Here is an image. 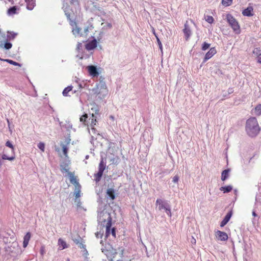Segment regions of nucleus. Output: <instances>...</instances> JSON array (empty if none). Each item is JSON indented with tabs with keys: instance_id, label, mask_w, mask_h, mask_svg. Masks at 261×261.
Segmentation results:
<instances>
[{
	"instance_id": "aec40b11",
	"label": "nucleus",
	"mask_w": 261,
	"mask_h": 261,
	"mask_svg": "<svg viewBox=\"0 0 261 261\" xmlns=\"http://www.w3.org/2000/svg\"><path fill=\"white\" fill-rule=\"evenodd\" d=\"M252 11L253 8L252 7H248L243 11L242 14L245 16H252L253 15Z\"/></svg>"
},
{
	"instance_id": "9d476101",
	"label": "nucleus",
	"mask_w": 261,
	"mask_h": 261,
	"mask_svg": "<svg viewBox=\"0 0 261 261\" xmlns=\"http://www.w3.org/2000/svg\"><path fill=\"white\" fill-rule=\"evenodd\" d=\"M217 51L215 47L211 48L208 52L206 53L202 63L203 64L206 62L208 59H211L214 55H215Z\"/></svg>"
},
{
	"instance_id": "864d4df0",
	"label": "nucleus",
	"mask_w": 261,
	"mask_h": 261,
	"mask_svg": "<svg viewBox=\"0 0 261 261\" xmlns=\"http://www.w3.org/2000/svg\"><path fill=\"white\" fill-rule=\"evenodd\" d=\"M82 47V43H78L77 45V49H80V48Z\"/></svg>"
},
{
	"instance_id": "58836bf2",
	"label": "nucleus",
	"mask_w": 261,
	"mask_h": 261,
	"mask_svg": "<svg viewBox=\"0 0 261 261\" xmlns=\"http://www.w3.org/2000/svg\"><path fill=\"white\" fill-rule=\"evenodd\" d=\"M210 44L204 42L202 45L201 49L202 50H205L207 49L210 47Z\"/></svg>"
},
{
	"instance_id": "49530a36",
	"label": "nucleus",
	"mask_w": 261,
	"mask_h": 261,
	"mask_svg": "<svg viewBox=\"0 0 261 261\" xmlns=\"http://www.w3.org/2000/svg\"><path fill=\"white\" fill-rule=\"evenodd\" d=\"M91 127V130L92 133L94 135H99L98 131L96 130L95 128H94V126H90Z\"/></svg>"
},
{
	"instance_id": "2eb2a0df",
	"label": "nucleus",
	"mask_w": 261,
	"mask_h": 261,
	"mask_svg": "<svg viewBox=\"0 0 261 261\" xmlns=\"http://www.w3.org/2000/svg\"><path fill=\"white\" fill-rule=\"evenodd\" d=\"M97 43L96 39L93 38L92 40L89 41L85 45V48L88 50H92L97 46Z\"/></svg>"
},
{
	"instance_id": "3c124183",
	"label": "nucleus",
	"mask_w": 261,
	"mask_h": 261,
	"mask_svg": "<svg viewBox=\"0 0 261 261\" xmlns=\"http://www.w3.org/2000/svg\"><path fill=\"white\" fill-rule=\"evenodd\" d=\"M233 92V89L232 88H229L227 91L228 95H229Z\"/></svg>"
},
{
	"instance_id": "4c0bfd02",
	"label": "nucleus",
	"mask_w": 261,
	"mask_h": 261,
	"mask_svg": "<svg viewBox=\"0 0 261 261\" xmlns=\"http://www.w3.org/2000/svg\"><path fill=\"white\" fill-rule=\"evenodd\" d=\"M205 20L209 23H212L214 22V18L211 16H205Z\"/></svg>"
},
{
	"instance_id": "de8ad7c7",
	"label": "nucleus",
	"mask_w": 261,
	"mask_h": 261,
	"mask_svg": "<svg viewBox=\"0 0 261 261\" xmlns=\"http://www.w3.org/2000/svg\"><path fill=\"white\" fill-rule=\"evenodd\" d=\"M111 233L114 238H116V228L115 227L111 228Z\"/></svg>"
},
{
	"instance_id": "ddd939ff",
	"label": "nucleus",
	"mask_w": 261,
	"mask_h": 261,
	"mask_svg": "<svg viewBox=\"0 0 261 261\" xmlns=\"http://www.w3.org/2000/svg\"><path fill=\"white\" fill-rule=\"evenodd\" d=\"M68 175L70 183L74 185L75 188L81 187L73 173L68 172Z\"/></svg>"
},
{
	"instance_id": "c9c22d12",
	"label": "nucleus",
	"mask_w": 261,
	"mask_h": 261,
	"mask_svg": "<svg viewBox=\"0 0 261 261\" xmlns=\"http://www.w3.org/2000/svg\"><path fill=\"white\" fill-rule=\"evenodd\" d=\"M232 0H222V4L224 6H229L231 5Z\"/></svg>"
},
{
	"instance_id": "13d9d810",
	"label": "nucleus",
	"mask_w": 261,
	"mask_h": 261,
	"mask_svg": "<svg viewBox=\"0 0 261 261\" xmlns=\"http://www.w3.org/2000/svg\"><path fill=\"white\" fill-rule=\"evenodd\" d=\"M2 165V160L0 159V168H1Z\"/></svg>"
},
{
	"instance_id": "4d7b16f0",
	"label": "nucleus",
	"mask_w": 261,
	"mask_h": 261,
	"mask_svg": "<svg viewBox=\"0 0 261 261\" xmlns=\"http://www.w3.org/2000/svg\"><path fill=\"white\" fill-rule=\"evenodd\" d=\"M234 194H235L236 196L237 195V193H238V191H237V190L235 189V190H234Z\"/></svg>"
},
{
	"instance_id": "c85d7f7f",
	"label": "nucleus",
	"mask_w": 261,
	"mask_h": 261,
	"mask_svg": "<svg viewBox=\"0 0 261 261\" xmlns=\"http://www.w3.org/2000/svg\"><path fill=\"white\" fill-rule=\"evenodd\" d=\"M0 60H2V61H5V62H6L7 63H9L10 64H12V65H15V66H18L19 67L21 66V64H20V63H17V62H15V61H13L12 60H10V59L3 60V59H2L1 58H0Z\"/></svg>"
},
{
	"instance_id": "7c9ffc66",
	"label": "nucleus",
	"mask_w": 261,
	"mask_h": 261,
	"mask_svg": "<svg viewBox=\"0 0 261 261\" xmlns=\"http://www.w3.org/2000/svg\"><path fill=\"white\" fill-rule=\"evenodd\" d=\"M61 146H62L63 154L65 156H67V153L68 150V148L67 147L66 145L64 144L63 143H61Z\"/></svg>"
},
{
	"instance_id": "ea45409f",
	"label": "nucleus",
	"mask_w": 261,
	"mask_h": 261,
	"mask_svg": "<svg viewBox=\"0 0 261 261\" xmlns=\"http://www.w3.org/2000/svg\"><path fill=\"white\" fill-rule=\"evenodd\" d=\"M255 111L256 112L257 115L261 114V104L258 105L255 108Z\"/></svg>"
},
{
	"instance_id": "9b49d317",
	"label": "nucleus",
	"mask_w": 261,
	"mask_h": 261,
	"mask_svg": "<svg viewBox=\"0 0 261 261\" xmlns=\"http://www.w3.org/2000/svg\"><path fill=\"white\" fill-rule=\"evenodd\" d=\"M89 74L93 77H96L99 75L97 69L95 66L89 65L87 67Z\"/></svg>"
},
{
	"instance_id": "c756f323",
	"label": "nucleus",
	"mask_w": 261,
	"mask_h": 261,
	"mask_svg": "<svg viewBox=\"0 0 261 261\" xmlns=\"http://www.w3.org/2000/svg\"><path fill=\"white\" fill-rule=\"evenodd\" d=\"M17 7L16 6H13L10 7L8 10V14L9 15H12L16 13V10H17Z\"/></svg>"
},
{
	"instance_id": "cd10ccee",
	"label": "nucleus",
	"mask_w": 261,
	"mask_h": 261,
	"mask_svg": "<svg viewBox=\"0 0 261 261\" xmlns=\"http://www.w3.org/2000/svg\"><path fill=\"white\" fill-rule=\"evenodd\" d=\"M73 87L72 86H69L66 87L63 91L62 94L64 96H68V93L72 90Z\"/></svg>"
},
{
	"instance_id": "393cba45",
	"label": "nucleus",
	"mask_w": 261,
	"mask_h": 261,
	"mask_svg": "<svg viewBox=\"0 0 261 261\" xmlns=\"http://www.w3.org/2000/svg\"><path fill=\"white\" fill-rule=\"evenodd\" d=\"M8 34L7 35V41H11L15 39L16 36L17 35V33L14 32L8 31Z\"/></svg>"
},
{
	"instance_id": "a18cd8bd",
	"label": "nucleus",
	"mask_w": 261,
	"mask_h": 261,
	"mask_svg": "<svg viewBox=\"0 0 261 261\" xmlns=\"http://www.w3.org/2000/svg\"><path fill=\"white\" fill-rule=\"evenodd\" d=\"M93 27L92 25H91L90 26H88L86 28H84V34H85L86 35L87 34L88 31H89V30H91L92 29H93Z\"/></svg>"
},
{
	"instance_id": "052dcab7",
	"label": "nucleus",
	"mask_w": 261,
	"mask_h": 261,
	"mask_svg": "<svg viewBox=\"0 0 261 261\" xmlns=\"http://www.w3.org/2000/svg\"><path fill=\"white\" fill-rule=\"evenodd\" d=\"M153 34H154V35H155V37L157 36V35H156V34L155 33L154 30H153Z\"/></svg>"
},
{
	"instance_id": "6e6d98bb",
	"label": "nucleus",
	"mask_w": 261,
	"mask_h": 261,
	"mask_svg": "<svg viewBox=\"0 0 261 261\" xmlns=\"http://www.w3.org/2000/svg\"><path fill=\"white\" fill-rule=\"evenodd\" d=\"M107 27L109 28H111L112 27V24L110 23H109L107 24Z\"/></svg>"
},
{
	"instance_id": "37998d69",
	"label": "nucleus",
	"mask_w": 261,
	"mask_h": 261,
	"mask_svg": "<svg viewBox=\"0 0 261 261\" xmlns=\"http://www.w3.org/2000/svg\"><path fill=\"white\" fill-rule=\"evenodd\" d=\"M119 158L118 156H117L116 158H114L113 159H111V162H112V164H117L119 163Z\"/></svg>"
},
{
	"instance_id": "423d86ee",
	"label": "nucleus",
	"mask_w": 261,
	"mask_h": 261,
	"mask_svg": "<svg viewBox=\"0 0 261 261\" xmlns=\"http://www.w3.org/2000/svg\"><path fill=\"white\" fill-rule=\"evenodd\" d=\"M106 159L101 157L100 162L98 166V171L97 173H95L94 174V176L95 177L94 180L96 182H98L102 177V176L103 173V171L106 168Z\"/></svg>"
},
{
	"instance_id": "4be33fe9",
	"label": "nucleus",
	"mask_w": 261,
	"mask_h": 261,
	"mask_svg": "<svg viewBox=\"0 0 261 261\" xmlns=\"http://www.w3.org/2000/svg\"><path fill=\"white\" fill-rule=\"evenodd\" d=\"M230 171V169L228 168L227 169H225L224 170H223L222 172V173H221V180L222 181H225V180H226L229 176V172Z\"/></svg>"
},
{
	"instance_id": "bf43d9fd",
	"label": "nucleus",
	"mask_w": 261,
	"mask_h": 261,
	"mask_svg": "<svg viewBox=\"0 0 261 261\" xmlns=\"http://www.w3.org/2000/svg\"><path fill=\"white\" fill-rule=\"evenodd\" d=\"M228 93L227 94L226 93H225L223 94V96H224V97H226V96H228Z\"/></svg>"
},
{
	"instance_id": "a878e982",
	"label": "nucleus",
	"mask_w": 261,
	"mask_h": 261,
	"mask_svg": "<svg viewBox=\"0 0 261 261\" xmlns=\"http://www.w3.org/2000/svg\"><path fill=\"white\" fill-rule=\"evenodd\" d=\"M72 29V32L74 35H80L81 36L84 35L83 33H81V29L78 27L75 23V25H74Z\"/></svg>"
},
{
	"instance_id": "0eeeda50",
	"label": "nucleus",
	"mask_w": 261,
	"mask_h": 261,
	"mask_svg": "<svg viewBox=\"0 0 261 261\" xmlns=\"http://www.w3.org/2000/svg\"><path fill=\"white\" fill-rule=\"evenodd\" d=\"M226 19L233 31L236 34H239L241 33L240 27L235 18L232 15L228 14L226 15Z\"/></svg>"
},
{
	"instance_id": "b1692460",
	"label": "nucleus",
	"mask_w": 261,
	"mask_h": 261,
	"mask_svg": "<svg viewBox=\"0 0 261 261\" xmlns=\"http://www.w3.org/2000/svg\"><path fill=\"white\" fill-rule=\"evenodd\" d=\"M31 237V233L29 232H27L26 234L24 236L23 242V247L24 248H25L28 246Z\"/></svg>"
},
{
	"instance_id": "6e6552de",
	"label": "nucleus",
	"mask_w": 261,
	"mask_h": 261,
	"mask_svg": "<svg viewBox=\"0 0 261 261\" xmlns=\"http://www.w3.org/2000/svg\"><path fill=\"white\" fill-rule=\"evenodd\" d=\"M101 251L108 258H110L111 259H112L117 253L116 249H114L109 243L106 244L104 247H102Z\"/></svg>"
},
{
	"instance_id": "473e14b6",
	"label": "nucleus",
	"mask_w": 261,
	"mask_h": 261,
	"mask_svg": "<svg viewBox=\"0 0 261 261\" xmlns=\"http://www.w3.org/2000/svg\"><path fill=\"white\" fill-rule=\"evenodd\" d=\"M253 54L258 57L261 55V49L260 48H255L253 50Z\"/></svg>"
},
{
	"instance_id": "a19ab883",
	"label": "nucleus",
	"mask_w": 261,
	"mask_h": 261,
	"mask_svg": "<svg viewBox=\"0 0 261 261\" xmlns=\"http://www.w3.org/2000/svg\"><path fill=\"white\" fill-rule=\"evenodd\" d=\"M3 39L4 40H6L7 35L4 32L2 31V29H0V39Z\"/></svg>"
},
{
	"instance_id": "e2e57ef3",
	"label": "nucleus",
	"mask_w": 261,
	"mask_h": 261,
	"mask_svg": "<svg viewBox=\"0 0 261 261\" xmlns=\"http://www.w3.org/2000/svg\"><path fill=\"white\" fill-rule=\"evenodd\" d=\"M100 244H102L103 245V241L102 240H101L100 241Z\"/></svg>"
},
{
	"instance_id": "09e8293b",
	"label": "nucleus",
	"mask_w": 261,
	"mask_h": 261,
	"mask_svg": "<svg viewBox=\"0 0 261 261\" xmlns=\"http://www.w3.org/2000/svg\"><path fill=\"white\" fill-rule=\"evenodd\" d=\"M179 180V177L178 175H175L173 177V179H172V181L173 182H175V183H176L178 182Z\"/></svg>"
},
{
	"instance_id": "603ef678",
	"label": "nucleus",
	"mask_w": 261,
	"mask_h": 261,
	"mask_svg": "<svg viewBox=\"0 0 261 261\" xmlns=\"http://www.w3.org/2000/svg\"><path fill=\"white\" fill-rule=\"evenodd\" d=\"M257 62L261 64V55L257 57Z\"/></svg>"
},
{
	"instance_id": "dca6fc26",
	"label": "nucleus",
	"mask_w": 261,
	"mask_h": 261,
	"mask_svg": "<svg viewBox=\"0 0 261 261\" xmlns=\"http://www.w3.org/2000/svg\"><path fill=\"white\" fill-rule=\"evenodd\" d=\"M232 215V211H229L226 216L223 218V220L220 223V226L223 227L229 221L230 218L231 217Z\"/></svg>"
},
{
	"instance_id": "6ab92c4d",
	"label": "nucleus",
	"mask_w": 261,
	"mask_h": 261,
	"mask_svg": "<svg viewBox=\"0 0 261 261\" xmlns=\"http://www.w3.org/2000/svg\"><path fill=\"white\" fill-rule=\"evenodd\" d=\"M113 186L114 185H112L111 188L108 189L106 192L107 195H108V197L111 200H114L116 198L115 190L112 188Z\"/></svg>"
},
{
	"instance_id": "79ce46f5",
	"label": "nucleus",
	"mask_w": 261,
	"mask_h": 261,
	"mask_svg": "<svg viewBox=\"0 0 261 261\" xmlns=\"http://www.w3.org/2000/svg\"><path fill=\"white\" fill-rule=\"evenodd\" d=\"M38 147L42 151H44V148H45V144L43 142H40L38 144Z\"/></svg>"
},
{
	"instance_id": "5fc2aeb1",
	"label": "nucleus",
	"mask_w": 261,
	"mask_h": 261,
	"mask_svg": "<svg viewBox=\"0 0 261 261\" xmlns=\"http://www.w3.org/2000/svg\"><path fill=\"white\" fill-rule=\"evenodd\" d=\"M252 216H254V217H257V215L256 214V213H255V212L254 211H252Z\"/></svg>"
},
{
	"instance_id": "39448f33",
	"label": "nucleus",
	"mask_w": 261,
	"mask_h": 261,
	"mask_svg": "<svg viewBox=\"0 0 261 261\" xmlns=\"http://www.w3.org/2000/svg\"><path fill=\"white\" fill-rule=\"evenodd\" d=\"M155 204L158 205V209L159 211H162L164 210L169 217H171L172 216L171 206L167 201L162 199H157L155 202Z\"/></svg>"
},
{
	"instance_id": "f257e3e1",
	"label": "nucleus",
	"mask_w": 261,
	"mask_h": 261,
	"mask_svg": "<svg viewBox=\"0 0 261 261\" xmlns=\"http://www.w3.org/2000/svg\"><path fill=\"white\" fill-rule=\"evenodd\" d=\"M112 217L111 214L105 209L101 211H98L97 221L98 223V229L106 228L105 238H107L111 234V228L112 226Z\"/></svg>"
},
{
	"instance_id": "20e7f679",
	"label": "nucleus",
	"mask_w": 261,
	"mask_h": 261,
	"mask_svg": "<svg viewBox=\"0 0 261 261\" xmlns=\"http://www.w3.org/2000/svg\"><path fill=\"white\" fill-rule=\"evenodd\" d=\"M62 9L65 13L67 20L69 21L71 26L73 27L75 25L76 15L73 10L70 8L67 4H64Z\"/></svg>"
},
{
	"instance_id": "0e129e2a",
	"label": "nucleus",
	"mask_w": 261,
	"mask_h": 261,
	"mask_svg": "<svg viewBox=\"0 0 261 261\" xmlns=\"http://www.w3.org/2000/svg\"><path fill=\"white\" fill-rule=\"evenodd\" d=\"M70 140L67 141V144H68L69 143Z\"/></svg>"
},
{
	"instance_id": "f704fd0d",
	"label": "nucleus",
	"mask_w": 261,
	"mask_h": 261,
	"mask_svg": "<svg viewBox=\"0 0 261 261\" xmlns=\"http://www.w3.org/2000/svg\"><path fill=\"white\" fill-rule=\"evenodd\" d=\"M104 230L99 229V231L95 233V236L97 239L102 238Z\"/></svg>"
},
{
	"instance_id": "8fccbe9b",
	"label": "nucleus",
	"mask_w": 261,
	"mask_h": 261,
	"mask_svg": "<svg viewBox=\"0 0 261 261\" xmlns=\"http://www.w3.org/2000/svg\"><path fill=\"white\" fill-rule=\"evenodd\" d=\"M70 2L71 5H79V3H78L77 0H70Z\"/></svg>"
},
{
	"instance_id": "1a4fd4ad",
	"label": "nucleus",
	"mask_w": 261,
	"mask_h": 261,
	"mask_svg": "<svg viewBox=\"0 0 261 261\" xmlns=\"http://www.w3.org/2000/svg\"><path fill=\"white\" fill-rule=\"evenodd\" d=\"M6 146L9 147L11 148V152L13 154L11 156H7L6 154H3L2 156V159L3 160H7L9 161H13L15 159V156L14 154V147L11 143V142L9 141H8L6 143Z\"/></svg>"
},
{
	"instance_id": "2f4dec72",
	"label": "nucleus",
	"mask_w": 261,
	"mask_h": 261,
	"mask_svg": "<svg viewBox=\"0 0 261 261\" xmlns=\"http://www.w3.org/2000/svg\"><path fill=\"white\" fill-rule=\"evenodd\" d=\"M61 171L62 172H69L68 171L69 169L68 168V165L66 164H64L63 165H61Z\"/></svg>"
},
{
	"instance_id": "680f3d73",
	"label": "nucleus",
	"mask_w": 261,
	"mask_h": 261,
	"mask_svg": "<svg viewBox=\"0 0 261 261\" xmlns=\"http://www.w3.org/2000/svg\"><path fill=\"white\" fill-rule=\"evenodd\" d=\"M79 87H80V88H82V85H81V84H79Z\"/></svg>"
},
{
	"instance_id": "412c9836",
	"label": "nucleus",
	"mask_w": 261,
	"mask_h": 261,
	"mask_svg": "<svg viewBox=\"0 0 261 261\" xmlns=\"http://www.w3.org/2000/svg\"><path fill=\"white\" fill-rule=\"evenodd\" d=\"M27 3V8L29 10L33 9L36 6L35 0H25Z\"/></svg>"
},
{
	"instance_id": "a211bd4d",
	"label": "nucleus",
	"mask_w": 261,
	"mask_h": 261,
	"mask_svg": "<svg viewBox=\"0 0 261 261\" xmlns=\"http://www.w3.org/2000/svg\"><path fill=\"white\" fill-rule=\"evenodd\" d=\"M9 41L4 40V41H1L0 48H4L8 50L12 48V44L9 42Z\"/></svg>"
},
{
	"instance_id": "c03bdc74",
	"label": "nucleus",
	"mask_w": 261,
	"mask_h": 261,
	"mask_svg": "<svg viewBox=\"0 0 261 261\" xmlns=\"http://www.w3.org/2000/svg\"><path fill=\"white\" fill-rule=\"evenodd\" d=\"M156 40H157V42H158V44L160 50H161V51L162 52V51H163V46H162V43H161L160 39L158 38V36H156Z\"/></svg>"
},
{
	"instance_id": "f3484780",
	"label": "nucleus",
	"mask_w": 261,
	"mask_h": 261,
	"mask_svg": "<svg viewBox=\"0 0 261 261\" xmlns=\"http://www.w3.org/2000/svg\"><path fill=\"white\" fill-rule=\"evenodd\" d=\"M72 240L74 243L78 245L79 248H85L86 246L82 243L83 239L80 236H78L76 238H73Z\"/></svg>"
},
{
	"instance_id": "e433bc0d",
	"label": "nucleus",
	"mask_w": 261,
	"mask_h": 261,
	"mask_svg": "<svg viewBox=\"0 0 261 261\" xmlns=\"http://www.w3.org/2000/svg\"><path fill=\"white\" fill-rule=\"evenodd\" d=\"M81 188V187L75 188L74 194H75V196L76 198L80 197L81 196L80 195Z\"/></svg>"
},
{
	"instance_id": "69168bd1",
	"label": "nucleus",
	"mask_w": 261,
	"mask_h": 261,
	"mask_svg": "<svg viewBox=\"0 0 261 261\" xmlns=\"http://www.w3.org/2000/svg\"><path fill=\"white\" fill-rule=\"evenodd\" d=\"M94 7H95V8H96V9H98V10H99V7H98V8H97V7H96L95 6H94Z\"/></svg>"
},
{
	"instance_id": "bb28decb",
	"label": "nucleus",
	"mask_w": 261,
	"mask_h": 261,
	"mask_svg": "<svg viewBox=\"0 0 261 261\" xmlns=\"http://www.w3.org/2000/svg\"><path fill=\"white\" fill-rule=\"evenodd\" d=\"M232 190V187L230 185L222 187L220 188V190L223 191L224 193L230 192Z\"/></svg>"
},
{
	"instance_id": "774afa93",
	"label": "nucleus",
	"mask_w": 261,
	"mask_h": 261,
	"mask_svg": "<svg viewBox=\"0 0 261 261\" xmlns=\"http://www.w3.org/2000/svg\"><path fill=\"white\" fill-rule=\"evenodd\" d=\"M67 261H69V258H68V259H67Z\"/></svg>"
},
{
	"instance_id": "72a5a7b5",
	"label": "nucleus",
	"mask_w": 261,
	"mask_h": 261,
	"mask_svg": "<svg viewBox=\"0 0 261 261\" xmlns=\"http://www.w3.org/2000/svg\"><path fill=\"white\" fill-rule=\"evenodd\" d=\"M58 244L62 247V249H65L67 247L66 243L61 239L58 240Z\"/></svg>"
},
{
	"instance_id": "7ed1b4c3",
	"label": "nucleus",
	"mask_w": 261,
	"mask_h": 261,
	"mask_svg": "<svg viewBox=\"0 0 261 261\" xmlns=\"http://www.w3.org/2000/svg\"><path fill=\"white\" fill-rule=\"evenodd\" d=\"M259 130L260 128L255 117H251L246 121V131L250 137H255Z\"/></svg>"
},
{
	"instance_id": "338daca9",
	"label": "nucleus",
	"mask_w": 261,
	"mask_h": 261,
	"mask_svg": "<svg viewBox=\"0 0 261 261\" xmlns=\"http://www.w3.org/2000/svg\"><path fill=\"white\" fill-rule=\"evenodd\" d=\"M88 158V155H87L86 158L87 159Z\"/></svg>"
},
{
	"instance_id": "4468645a",
	"label": "nucleus",
	"mask_w": 261,
	"mask_h": 261,
	"mask_svg": "<svg viewBox=\"0 0 261 261\" xmlns=\"http://www.w3.org/2000/svg\"><path fill=\"white\" fill-rule=\"evenodd\" d=\"M183 32L185 35V39L187 41L188 40L192 34V32H191V30L189 26L187 24V22L184 25V29H183Z\"/></svg>"
},
{
	"instance_id": "5701e85b",
	"label": "nucleus",
	"mask_w": 261,
	"mask_h": 261,
	"mask_svg": "<svg viewBox=\"0 0 261 261\" xmlns=\"http://www.w3.org/2000/svg\"><path fill=\"white\" fill-rule=\"evenodd\" d=\"M60 125L61 127L65 128L68 132L70 130L72 127L71 123H70L68 121H66L64 124H63L62 122H60Z\"/></svg>"
},
{
	"instance_id": "f03ea898",
	"label": "nucleus",
	"mask_w": 261,
	"mask_h": 261,
	"mask_svg": "<svg viewBox=\"0 0 261 261\" xmlns=\"http://www.w3.org/2000/svg\"><path fill=\"white\" fill-rule=\"evenodd\" d=\"M91 110L92 112V113L90 118L88 119V115L87 114H85L82 116L80 118V121L83 122L84 125H87L88 126L89 125L95 126L97 122V116H99V110L97 106H94L91 108Z\"/></svg>"
},
{
	"instance_id": "f8f14e48",
	"label": "nucleus",
	"mask_w": 261,
	"mask_h": 261,
	"mask_svg": "<svg viewBox=\"0 0 261 261\" xmlns=\"http://www.w3.org/2000/svg\"><path fill=\"white\" fill-rule=\"evenodd\" d=\"M216 236L219 240L222 241L227 240L228 238V235L226 232L220 230H217L216 232Z\"/></svg>"
}]
</instances>
